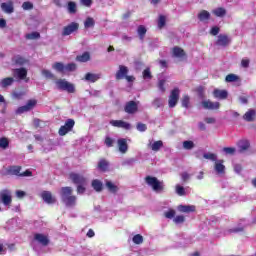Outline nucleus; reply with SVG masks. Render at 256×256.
Returning a JSON list of instances; mask_svg holds the SVG:
<instances>
[{"label":"nucleus","mask_w":256,"mask_h":256,"mask_svg":"<svg viewBox=\"0 0 256 256\" xmlns=\"http://www.w3.org/2000/svg\"><path fill=\"white\" fill-rule=\"evenodd\" d=\"M8 175H16V177H33L31 170H26L21 173V166H10L7 169Z\"/></svg>","instance_id":"nucleus-4"},{"label":"nucleus","mask_w":256,"mask_h":256,"mask_svg":"<svg viewBox=\"0 0 256 256\" xmlns=\"http://www.w3.org/2000/svg\"><path fill=\"white\" fill-rule=\"evenodd\" d=\"M35 107H37V100L30 99L27 101L26 105L20 106L17 109L16 113H18V115H22V113H27L29 111H33V109H35Z\"/></svg>","instance_id":"nucleus-9"},{"label":"nucleus","mask_w":256,"mask_h":256,"mask_svg":"<svg viewBox=\"0 0 256 256\" xmlns=\"http://www.w3.org/2000/svg\"><path fill=\"white\" fill-rule=\"evenodd\" d=\"M0 201L5 207H11V203H13V196L11 194V190L4 189L0 191Z\"/></svg>","instance_id":"nucleus-6"},{"label":"nucleus","mask_w":256,"mask_h":256,"mask_svg":"<svg viewBox=\"0 0 256 256\" xmlns=\"http://www.w3.org/2000/svg\"><path fill=\"white\" fill-rule=\"evenodd\" d=\"M133 243H135V245H141V243H143V237L141 236V234H136L133 238H132Z\"/></svg>","instance_id":"nucleus-50"},{"label":"nucleus","mask_w":256,"mask_h":256,"mask_svg":"<svg viewBox=\"0 0 256 256\" xmlns=\"http://www.w3.org/2000/svg\"><path fill=\"white\" fill-rule=\"evenodd\" d=\"M145 181L147 185L152 187L153 191L159 192V191H163L164 189L163 182L159 181L157 177L146 176Z\"/></svg>","instance_id":"nucleus-5"},{"label":"nucleus","mask_w":256,"mask_h":256,"mask_svg":"<svg viewBox=\"0 0 256 256\" xmlns=\"http://www.w3.org/2000/svg\"><path fill=\"white\" fill-rule=\"evenodd\" d=\"M86 187H87V184H78L77 189H76L78 195H83V193H85V191H87Z\"/></svg>","instance_id":"nucleus-47"},{"label":"nucleus","mask_w":256,"mask_h":256,"mask_svg":"<svg viewBox=\"0 0 256 256\" xmlns=\"http://www.w3.org/2000/svg\"><path fill=\"white\" fill-rule=\"evenodd\" d=\"M201 105L203 109H206L208 111H217V109H220L221 107V103L213 102L211 100H204L201 102Z\"/></svg>","instance_id":"nucleus-13"},{"label":"nucleus","mask_w":256,"mask_h":256,"mask_svg":"<svg viewBox=\"0 0 256 256\" xmlns=\"http://www.w3.org/2000/svg\"><path fill=\"white\" fill-rule=\"evenodd\" d=\"M26 39L34 40V39H41V34L39 32H32L26 34Z\"/></svg>","instance_id":"nucleus-44"},{"label":"nucleus","mask_w":256,"mask_h":256,"mask_svg":"<svg viewBox=\"0 0 256 256\" xmlns=\"http://www.w3.org/2000/svg\"><path fill=\"white\" fill-rule=\"evenodd\" d=\"M180 95H181V90H179V88L176 87L171 90L170 95L168 97V107L170 109L177 107V104L179 103Z\"/></svg>","instance_id":"nucleus-3"},{"label":"nucleus","mask_w":256,"mask_h":256,"mask_svg":"<svg viewBox=\"0 0 256 256\" xmlns=\"http://www.w3.org/2000/svg\"><path fill=\"white\" fill-rule=\"evenodd\" d=\"M212 95L214 97V99H227V97H229V93L227 92V90H219V89H214V91L212 92Z\"/></svg>","instance_id":"nucleus-19"},{"label":"nucleus","mask_w":256,"mask_h":256,"mask_svg":"<svg viewBox=\"0 0 256 256\" xmlns=\"http://www.w3.org/2000/svg\"><path fill=\"white\" fill-rule=\"evenodd\" d=\"M57 89L60 91H67L68 93H75V84L66 81L65 79H58L55 81Z\"/></svg>","instance_id":"nucleus-2"},{"label":"nucleus","mask_w":256,"mask_h":256,"mask_svg":"<svg viewBox=\"0 0 256 256\" xmlns=\"http://www.w3.org/2000/svg\"><path fill=\"white\" fill-rule=\"evenodd\" d=\"M110 125H112V127H118V129H125L126 131L131 129V124L123 120H111Z\"/></svg>","instance_id":"nucleus-15"},{"label":"nucleus","mask_w":256,"mask_h":256,"mask_svg":"<svg viewBox=\"0 0 256 256\" xmlns=\"http://www.w3.org/2000/svg\"><path fill=\"white\" fill-rule=\"evenodd\" d=\"M91 60V54L89 52H84L82 55L76 56V61L79 63H87V61Z\"/></svg>","instance_id":"nucleus-31"},{"label":"nucleus","mask_w":256,"mask_h":256,"mask_svg":"<svg viewBox=\"0 0 256 256\" xmlns=\"http://www.w3.org/2000/svg\"><path fill=\"white\" fill-rule=\"evenodd\" d=\"M223 163V160H218L215 163L214 169L219 175H223V173H225V165H223Z\"/></svg>","instance_id":"nucleus-30"},{"label":"nucleus","mask_w":256,"mask_h":256,"mask_svg":"<svg viewBox=\"0 0 256 256\" xmlns=\"http://www.w3.org/2000/svg\"><path fill=\"white\" fill-rule=\"evenodd\" d=\"M124 111L128 115H135L139 111V102L130 100L125 103L124 105Z\"/></svg>","instance_id":"nucleus-8"},{"label":"nucleus","mask_w":256,"mask_h":256,"mask_svg":"<svg viewBox=\"0 0 256 256\" xmlns=\"http://www.w3.org/2000/svg\"><path fill=\"white\" fill-rule=\"evenodd\" d=\"M52 68L55 69V71H58V73H65V66L62 62H55L52 65Z\"/></svg>","instance_id":"nucleus-37"},{"label":"nucleus","mask_w":256,"mask_h":256,"mask_svg":"<svg viewBox=\"0 0 256 256\" xmlns=\"http://www.w3.org/2000/svg\"><path fill=\"white\" fill-rule=\"evenodd\" d=\"M164 217H166V219H173L175 217V210H168L167 212L164 213Z\"/></svg>","instance_id":"nucleus-58"},{"label":"nucleus","mask_w":256,"mask_h":256,"mask_svg":"<svg viewBox=\"0 0 256 256\" xmlns=\"http://www.w3.org/2000/svg\"><path fill=\"white\" fill-rule=\"evenodd\" d=\"M199 21H208V19H211V14L207 10H202L198 14Z\"/></svg>","instance_id":"nucleus-34"},{"label":"nucleus","mask_w":256,"mask_h":256,"mask_svg":"<svg viewBox=\"0 0 256 256\" xmlns=\"http://www.w3.org/2000/svg\"><path fill=\"white\" fill-rule=\"evenodd\" d=\"M41 197L44 203H47L48 205H53L54 203H57V199L53 197V194L49 191H43L41 193Z\"/></svg>","instance_id":"nucleus-16"},{"label":"nucleus","mask_w":256,"mask_h":256,"mask_svg":"<svg viewBox=\"0 0 256 256\" xmlns=\"http://www.w3.org/2000/svg\"><path fill=\"white\" fill-rule=\"evenodd\" d=\"M13 76L23 81L27 79V69L26 68H16L13 70Z\"/></svg>","instance_id":"nucleus-18"},{"label":"nucleus","mask_w":256,"mask_h":256,"mask_svg":"<svg viewBox=\"0 0 256 256\" xmlns=\"http://www.w3.org/2000/svg\"><path fill=\"white\" fill-rule=\"evenodd\" d=\"M84 27L86 29H89L91 27H95V20L92 17L86 18V20L84 22Z\"/></svg>","instance_id":"nucleus-41"},{"label":"nucleus","mask_w":256,"mask_h":256,"mask_svg":"<svg viewBox=\"0 0 256 256\" xmlns=\"http://www.w3.org/2000/svg\"><path fill=\"white\" fill-rule=\"evenodd\" d=\"M69 179L74 185H87V179L82 174L72 172L69 174Z\"/></svg>","instance_id":"nucleus-11"},{"label":"nucleus","mask_w":256,"mask_h":256,"mask_svg":"<svg viewBox=\"0 0 256 256\" xmlns=\"http://www.w3.org/2000/svg\"><path fill=\"white\" fill-rule=\"evenodd\" d=\"M106 187L110 193H117V191H119V187H117V185L113 184L111 181H106Z\"/></svg>","instance_id":"nucleus-38"},{"label":"nucleus","mask_w":256,"mask_h":256,"mask_svg":"<svg viewBox=\"0 0 256 256\" xmlns=\"http://www.w3.org/2000/svg\"><path fill=\"white\" fill-rule=\"evenodd\" d=\"M1 9L4 11V13L11 14L13 11H15V8L13 7V1L3 2L1 4Z\"/></svg>","instance_id":"nucleus-23"},{"label":"nucleus","mask_w":256,"mask_h":256,"mask_svg":"<svg viewBox=\"0 0 256 256\" xmlns=\"http://www.w3.org/2000/svg\"><path fill=\"white\" fill-rule=\"evenodd\" d=\"M79 31V23L71 22L67 26H64L62 30V37H67L72 35V33H77Z\"/></svg>","instance_id":"nucleus-10"},{"label":"nucleus","mask_w":256,"mask_h":256,"mask_svg":"<svg viewBox=\"0 0 256 256\" xmlns=\"http://www.w3.org/2000/svg\"><path fill=\"white\" fill-rule=\"evenodd\" d=\"M195 206L193 205H180L178 206V211L180 213H195Z\"/></svg>","instance_id":"nucleus-28"},{"label":"nucleus","mask_w":256,"mask_h":256,"mask_svg":"<svg viewBox=\"0 0 256 256\" xmlns=\"http://www.w3.org/2000/svg\"><path fill=\"white\" fill-rule=\"evenodd\" d=\"M176 193L177 195H179L180 197H183L186 195V192H185V188L181 185H176Z\"/></svg>","instance_id":"nucleus-49"},{"label":"nucleus","mask_w":256,"mask_h":256,"mask_svg":"<svg viewBox=\"0 0 256 256\" xmlns=\"http://www.w3.org/2000/svg\"><path fill=\"white\" fill-rule=\"evenodd\" d=\"M68 13H70V15H75V13H77V3L70 1L68 2Z\"/></svg>","instance_id":"nucleus-36"},{"label":"nucleus","mask_w":256,"mask_h":256,"mask_svg":"<svg viewBox=\"0 0 256 256\" xmlns=\"http://www.w3.org/2000/svg\"><path fill=\"white\" fill-rule=\"evenodd\" d=\"M161 147H163V141L161 140L155 141L153 144H151L152 151L157 152L161 149Z\"/></svg>","instance_id":"nucleus-42"},{"label":"nucleus","mask_w":256,"mask_h":256,"mask_svg":"<svg viewBox=\"0 0 256 256\" xmlns=\"http://www.w3.org/2000/svg\"><path fill=\"white\" fill-rule=\"evenodd\" d=\"M129 74V68L124 65L119 66V70L115 74L116 81H121V79H125Z\"/></svg>","instance_id":"nucleus-14"},{"label":"nucleus","mask_w":256,"mask_h":256,"mask_svg":"<svg viewBox=\"0 0 256 256\" xmlns=\"http://www.w3.org/2000/svg\"><path fill=\"white\" fill-rule=\"evenodd\" d=\"M173 221L176 225H181V223H185V216L178 215L173 219Z\"/></svg>","instance_id":"nucleus-52"},{"label":"nucleus","mask_w":256,"mask_h":256,"mask_svg":"<svg viewBox=\"0 0 256 256\" xmlns=\"http://www.w3.org/2000/svg\"><path fill=\"white\" fill-rule=\"evenodd\" d=\"M13 83H15V78L6 77L1 80L0 85L3 89H7V87H11V85H13Z\"/></svg>","instance_id":"nucleus-27"},{"label":"nucleus","mask_w":256,"mask_h":256,"mask_svg":"<svg viewBox=\"0 0 256 256\" xmlns=\"http://www.w3.org/2000/svg\"><path fill=\"white\" fill-rule=\"evenodd\" d=\"M12 97H13V99H22L23 92H13Z\"/></svg>","instance_id":"nucleus-64"},{"label":"nucleus","mask_w":256,"mask_h":256,"mask_svg":"<svg viewBox=\"0 0 256 256\" xmlns=\"http://www.w3.org/2000/svg\"><path fill=\"white\" fill-rule=\"evenodd\" d=\"M61 199L66 207H75L77 203V196L73 195V188L66 186L61 188Z\"/></svg>","instance_id":"nucleus-1"},{"label":"nucleus","mask_w":256,"mask_h":256,"mask_svg":"<svg viewBox=\"0 0 256 256\" xmlns=\"http://www.w3.org/2000/svg\"><path fill=\"white\" fill-rule=\"evenodd\" d=\"M239 79V76L235 75V74H228L225 78V81L227 83H234L235 81H237Z\"/></svg>","instance_id":"nucleus-43"},{"label":"nucleus","mask_w":256,"mask_h":256,"mask_svg":"<svg viewBox=\"0 0 256 256\" xmlns=\"http://www.w3.org/2000/svg\"><path fill=\"white\" fill-rule=\"evenodd\" d=\"M203 157L204 159H209L210 161H217V155L214 153H205Z\"/></svg>","instance_id":"nucleus-55"},{"label":"nucleus","mask_w":256,"mask_h":256,"mask_svg":"<svg viewBox=\"0 0 256 256\" xmlns=\"http://www.w3.org/2000/svg\"><path fill=\"white\" fill-rule=\"evenodd\" d=\"M183 149H186V151H191V149L195 148V143L191 140H186L183 142Z\"/></svg>","instance_id":"nucleus-39"},{"label":"nucleus","mask_w":256,"mask_h":256,"mask_svg":"<svg viewBox=\"0 0 256 256\" xmlns=\"http://www.w3.org/2000/svg\"><path fill=\"white\" fill-rule=\"evenodd\" d=\"M34 239L35 241H38V243H40V245H43V247H47V245H49L50 241H49V237L41 234V233H36L34 235Z\"/></svg>","instance_id":"nucleus-17"},{"label":"nucleus","mask_w":256,"mask_h":256,"mask_svg":"<svg viewBox=\"0 0 256 256\" xmlns=\"http://www.w3.org/2000/svg\"><path fill=\"white\" fill-rule=\"evenodd\" d=\"M165 83H167V81H165V79L158 81L157 87H158L159 91H161V93H165L167 91V88H165Z\"/></svg>","instance_id":"nucleus-45"},{"label":"nucleus","mask_w":256,"mask_h":256,"mask_svg":"<svg viewBox=\"0 0 256 256\" xmlns=\"http://www.w3.org/2000/svg\"><path fill=\"white\" fill-rule=\"evenodd\" d=\"M142 75H143V79H153V75L151 74L150 68L144 69V71L142 72Z\"/></svg>","instance_id":"nucleus-51"},{"label":"nucleus","mask_w":256,"mask_h":256,"mask_svg":"<svg viewBox=\"0 0 256 256\" xmlns=\"http://www.w3.org/2000/svg\"><path fill=\"white\" fill-rule=\"evenodd\" d=\"M104 143L106 145V147H113V143H115V140H113V138L107 136L104 140Z\"/></svg>","instance_id":"nucleus-57"},{"label":"nucleus","mask_w":256,"mask_h":256,"mask_svg":"<svg viewBox=\"0 0 256 256\" xmlns=\"http://www.w3.org/2000/svg\"><path fill=\"white\" fill-rule=\"evenodd\" d=\"M76 70H77V64H75V63H68L65 66V71L73 72V71H76Z\"/></svg>","instance_id":"nucleus-54"},{"label":"nucleus","mask_w":256,"mask_h":256,"mask_svg":"<svg viewBox=\"0 0 256 256\" xmlns=\"http://www.w3.org/2000/svg\"><path fill=\"white\" fill-rule=\"evenodd\" d=\"M181 179H182L183 183H187V181H189L191 179V174H189L187 172H183L181 174Z\"/></svg>","instance_id":"nucleus-60"},{"label":"nucleus","mask_w":256,"mask_h":256,"mask_svg":"<svg viewBox=\"0 0 256 256\" xmlns=\"http://www.w3.org/2000/svg\"><path fill=\"white\" fill-rule=\"evenodd\" d=\"M85 81H89V83H97L99 79H101V74H93L88 72L84 76Z\"/></svg>","instance_id":"nucleus-24"},{"label":"nucleus","mask_w":256,"mask_h":256,"mask_svg":"<svg viewBox=\"0 0 256 256\" xmlns=\"http://www.w3.org/2000/svg\"><path fill=\"white\" fill-rule=\"evenodd\" d=\"M25 63H27V59H25L21 55H16L12 58V65H18L21 67V66L25 65Z\"/></svg>","instance_id":"nucleus-26"},{"label":"nucleus","mask_w":256,"mask_h":256,"mask_svg":"<svg viewBox=\"0 0 256 256\" xmlns=\"http://www.w3.org/2000/svg\"><path fill=\"white\" fill-rule=\"evenodd\" d=\"M42 75H44V77L46 79H54L55 75L53 73H51V71L49 70H42Z\"/></svg>","instance_id":"nucleus-56"},{"label":"nucleus","mask_w":256,"mask_h":256,"mask_svg":"<svg viewBox=\"0 0 256 256\" xmlns=\"http://www.w3.org/2000/svg\"><path fill=\"white\" fill-rule=\"evenodd\" d=\"M212 13L216 17H225V15H227V10H225V8L223 7H219L213 10Z\"/></svg>","instance_id":"nucleus-35"},{"label":"nucleus","mask_w":256,"mask_h":256,"mask_svg":"<svg viewBox=\"0 0 256 256\" xmlns=\"http://www.w3.org/2000/svg\"><path fill=\"white\" fill-rule=\"evenodd\" d=\"M75 127V120L73 119H68L66 120L65 124L60 127L58 133L60 137H65L67 133L73 131V128Z\"/></svg>","instance_id":"nucleus-7"},{"label":"nucleus","mask_w":256,"mask_h":256,"mask_svg":"<svg viewBox=\"0 0 256 256\" xmlns=\"http://www.w3.org/2000/svg\"><path fill=\"white\" fill-rule=\"evenodd\" d=\"M219 31H220L219 27L214 26V27L211 28L210 33L213 36H217V35H219Z\"/></svg>","instance_id":"nucleus-63"},{"label":"nucleus","mask_w":256,"mask_h":256,"mask_svg":"<svg viewBox=\"0 0 256 256\" xmlns=\"http://www.w3.org/2000/svg\"><path fill=\"white\" fill-rule=\"evenodd\" d=\"M118 143V149L120 151V153H127V151H129V145L127 144V139L125 138H120L117 141Z\"/></svg>","instance_id":"nucleus-20"},{"label":"nucleus","mask_w":256,"mask_h":256,"mask_svg":"<svg viewBox=\"0 0 256 256\" xmlns=\"http://www.w3.org/2000/svg\"><path fill=\"white\" fill-rule=\"evenodd\" d=\"M255 115L256 112L253 109L248 110L244 115H243V119L244 121H247L248 123H251L253 121H255Z\"/></svg>","instance_id":"nucleus-25"},{"label":"nucleus","mask_w":256,"mask_h":256,"mask_svg":"<svg viewBox=\"0 0 256 256\" xmlns=\"http://www.w3.org/2000/svg\"><path fill=\"white\" fill-rule=\"evenodd\" d=\"M81 5L84 7H91L93 5V0H80Z\"/></svg>","instance_id":"nucleus-62"},{"label":"nucleus","mask_w":256,"mask_h":256,"mask_svg":"<svg viewBox=\"0 0 256 256\" xmlns=\"http://www.w3.org/2000/svg\"><path fill=\"white\" fill-rule=\"evenodd\" d=\"M172 55L173 57H177L178 59H183V57H187V54L185 53V50L179 46H175L172 49Z\"/></svg>","instance_id":"nucleus-22"},{"label":"nucleus","mask_w":256,"mask_h":256,"mask_svg":"<svg viewBox=\"0 0 256 256\" xmlns=\"http://www.w3.org/2000/svg\"><path fill=\"white\" fill-rule=\"evenodd\" d=\"M137 33H138V37H139L140 41H144L145 35H147V28H145V26H143V25H140L137 28Z\"/></svg>","instance_id":"nucleus-33"},{"label":"nucleus","mask_w":256,"mask_h":256,"mask_svg":"<svg viewBox=\"0 0 256 256\" xmlns=\"http://www.w3.org/2000/svg\"><path fill=\"white\" fill-rule=\"evenodd\" d=\"M92 187L94 191L101 193V191H103V182H101L99 179H94L92 180Z\"/></svg>","instance_id":"nucleus-29"},{"label":"nucleus","mask_w":256,"mask_h":256,"mask_svg":"<svg viewBox=\"0 0 256 256\" xmlns=\"http://www.w3.org/2000/svg\"><path fill=\"white\" fill-rule=\"evenodd\" d=\"M190 103H191V98L189 97V95H184L182 97V107H184L185 109H189Z\"/></svg>","instance_id":"nucleus-40"},{"label":"nucleus","mask_w":256,"mask_h":256,"mask_svg":"<svg viewBox=\"0 0 256 256\" xmlns=\"http://www.w3.org/2000/svg\"><path fill=\"white\" fill-rule=\"evenodd\" d=\"M98 169L100 171H102L103 173H105L109 169V162L107 160H105V159H101L98 162Z\"/></svg>","instance_id":"nucleus-32"},{"label":"nucleus","mask_w":256,"mask_h":256,"mask_svg":"<svg viewBox=\"0 0 256 256\" xmlns=\"http://www.w3.org/2000/svg\"><path fill=\"white\" fill-rule=\"evenodd\" d=\"M238 151L239 153H245V151L249 150L251 147V143H249V140H240L237 143Z\"/></svg>","instance_id":"nucleus-21"},{"label":"nucleus","mask_w":256,"mask_h":256,"mask_svg":"<svg viewBox=\"0 0 256 256\" xmlns=\"http://www.w3.org/2000/svg\"><path fill=\"white\" fill-rule=\"evenodd\" d=\"M22 8L24 9V11H29V10L33 9V3H31V2H24L22 4Z\"/></svg>","instance_id":"nucleus-61"},{"label":"nucleus","mask_w":256,"mask_h":256,"mask_svg":"<svg viewBox=\"0 0 256 256\" xmlns=\"http://www.w3.org/2000/svg\"><path fill=\"white\" fill-rule=\"evenodd\" d=\"M166 22H167V18H165V16L163 15H160L158 19V28L163 29V27H165Z\"/></svg>","instance_id":"nucleus-46"},{"label":"nucleus","mask_w":256,"mask_h":256,"mask_svg":"<svg viewBox=\"0 0 256 256\" xmlns=\"http://www.w3.org/2000/svg\"><path fill=\"white\" fill-rule=\"evenodd\" d=\"M7 147H9V139L5 137L0 138V148L7 149Z\"/></svg>","instance_id":"nucleus-48"},{"label":"nucleus","mask_w":256,"mask_h":256,"mask_svg":"<svg viewBox=\"0 0 256 256\" xmlns=\"http://www.w3.org/2000/svg\"><path fill=\"white\" fill-rule=\"evenodd\" d=\"M136 129L140 131V133H145L147 131V124H143L141 122H138L136 125Z\"/></svg>","instance_id":"nucleus-53"},{"label":"nucleus","mask_w":256,"mask_h":256,"mask_svg":"<svg viewBox=\"0 0 256 256\" xmlns=\"http://www.w3.org/2000/svg\"><path fill=\"white\" fill-rule=\"evenodd\" d=\"M217 47H229L231 45V38L227 34H220L215 42Z\"/></svg>","instance_id":"nucleus-12"},{"label":"nucleus","mask_w":256,"mask_h":256,"mask_svg":"<svg viewBox=\"0 0 256 256\" xmlns=\"http://www.w3.org/2000/svg\"><path fill=\"white\" fill-rule=\"evenodd\" d=\"M223 151L226 153V155H235L236 149L233 147H224Z\"/></svg>","instance_id":"nucleus-59"}]
</instances>
